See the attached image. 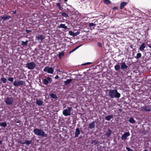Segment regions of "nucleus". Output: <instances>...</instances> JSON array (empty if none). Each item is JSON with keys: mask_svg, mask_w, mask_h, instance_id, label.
Wrapping results in <instances>:
<instances>
[{"mask_svg": "<svg viewBox=\"0 0 151 151\" xmlns=\"http://www.w3.org/2000/svg\"><path fill=\"white\" fill-rule=\"evenodd\" d=\"M109 96L112 98H119L121 96L120 94L116 89L109 90Z\"/></svg>", "mask_w": 151, "mask_h": 151, "instance_id": "nucleus-1", "label": "nucleus"}, {"mask_svg": "<svg viewBox=\"0 0 151 151\" xmlns=\"http://www.w3.org/2000/svg\"><path fill=\"white\" fill-rule=\"evenodd\" d=\"M33 132L34 134L37 135L41 136L42 137H47V134L45 133L44 131L41 129H35Z\"/></svg>", "mask_w": 151, "mask_h": 151, "instance_id": "nucleus-2", "label": "nucleus"}, {"mask_svg": "<svg viewBox=\"0 0 151 151\" xmlns=\"http://www.w3.org/2000/svg\"><path fill=\"white\" fill-rule=\"evenodd\" d=\"M72 108L70 107H68V109H64L63 112V114L65 116H70L71 114V112Z\"/></svg>", "mask_w": 151, "mask_h": 151, "instance_id": "nucleus-3", "label": "nucleus"}, {"mask_svg": "<svg viewBox=\"0 0 151 151\" xmlns=\"http://www.w3.org/2000/svg\"><path fill=\"white\" fill-rule=\"evenodd\" d=\"M14 101V98L13 97H7L5 100V102L6 105H11L12 104Z\"/></svg>", "mask_w": 151, "mask_h": 151, "instance_id": "nucleus-4", "label": "nucleus"}, {"mask_svg": "<svg viewBox=\"0 0 151 151\" xmlns=\"http://www.w3.org/2000/svg\"><path fill=\"white\" fill-rule=\"evenodd\" d=\"M26 67L30 70L34 69L36 66L35 63L34 62H31L26 64Z\"/></svg>", "mask_w": 151, "mask_h": 151, "instance_id": "nucleus-5", "label": "nucleus"}, {"mask_svg": "<svg viewBox=\"0 0 151 151\" xmlns=\"http://www.w3.org/2000/svg\"><path fill=\"white\" fill-rule=\"evenodd\" d=\"M25 84L24 82L22 80H20L18 81H15L13 83V85L17 87L20 86H22Z\"/></svg>", "mask_w": 151, "mask_h": 151, "instance_id": "nucleus-6", "label": "nucleus"}, {"mask_svg": "<svg viewBox=\"0 0 151 151\" xmlns=\"http://www.w3.org/2000/svg\"><path fill=\"white\" fill-rule=\"evenodd\" d=\"M43 71L45 72H47L48 73L52 74L54 72V69L52 67L47 66L45 67Z\"/></svg>", "mask_w": 151, "mask_h": 151, "instance_id": "nucleus-7", "label": "nucleus"}, {"mask_svg": "<svg viewBox=\"0 0 151 151\" xmlns=\"http://www.w3.org/2000/svg\"><path fill=\"white\" fill-rule=\"evenodd\" d=\"M52 81V79L50 77H48L47 79L45 78L43 79V83L45 85H47L49 83V82L51 83Z\"/></svg>", "mask_w": 151, "mask_h": 151, "instance_id": "nucleus-8", "label": "nucleus"}, {"mask_svg": "<svg viewBox=\"0 0 151 151\" xmlns=\"http://www.w3.org/2000/svg\"><path fill=\"white\" fill-rule=\"evenodd\" d=\"M141 110L142 111L149 112L151 111V108L149 106H145L142 107Z\"/></svg>", "mask_w": 151, "mask_h": 151, "instance_id": "nucleus-9", "label": "nucleus"}, {"mask_svg": "<svg viewBox=\"0 0 151 151\" xmlns=\"http://www.w3.org/2000/svg\"><path fill=\"white\" fill-rule=\"evenodd\" d=\"M45 38V36L43 35H40L36 37V39L38 41H40L41 42H42Z\"/></svg>", "mask_w": 151, "mask_h": 151, "instance_id": "nucleus-10", "label": "nucleus"}, {"mask_svg": "<svg viewBox=\"0 0 151 151\" xmlns=\"http://www.w3.org/2000/svg\"><path fill=\"white\" fill-rule=\"evenodd\" d=\"M130 135V134L129 132H125L122 136L121 138L122 140H125Z\"/></svg>", "mask_w": 151, "mask_h": 151, "instance_id": "nucleus-11", "label": "nucleus"}, {"mask_svg": "<svg viewBox=\"0 0 151 151\" xmlns=\"http://www.w3.org/2000/svg\"><path fill=\"white\" fill-rule=\"evenodd\" d=\"M128 66L124 62H123L121 64V68L122 70H124L127 68Z\"/></svg>", "mask_w": 151, "mask_h": 151, "instance_id": "nucleus-12", "label": "nucleus"}, {"mask_svg": "<svg viewBox=\"0 0 151 151\" xmlns=\"http://www.w3.org/2000/svg\"><path fill=\"white\" fill-rule=\"evenodd\" d=\"M96 122V121H93L89 125V128L93 129L95 127V123Z\"/></svg>", "mask_w": 151, "mask_h": 151, "instance_id": "nucleus-13", "label": "nucleus"}, {"mask_svg": "<svg viewBox=\"0 0 151 151\" xmlns=\"http://www.w3.org/2000/svg\"><path fill=\"white\" fill-rule=\"evenodd\" d=\"M12 17L10 16H7V15L4 14L3 17H1V19H2L4 21H5L7 19H9L11 18Z\"/></svg>", "mask_w": 151, "mask_h": 151, "instance_id": "nucleus-14", "label": "nucleus"}, {"mask_svg": "<svg viewBox=\"0 0 151 151\" xmlns=\"http://www.w3.org/2000/svg\"><path fill=\"white\" fill-rule=\"evenodd\" d=\"M80 131L79 128H76V131L75 132V137H77L80 134Z\"/></svg>", "mask_w": 151, "mask_h": 151, "instance_id": "nucleus-15", "label": "nucleus"}, {"mask_svg": "<svg viewBox=\"0 0 151 151\" xmlns=\"http://www.w3.org/2000/svg\"><path fill=\"white\" fill-rule=\"evenodd\" d=\"M146 45L145 43H143L139 47V50L141 51H142L145 48Z\"/></svg>", "mask_w": 151, "mask_h": 151, "instance_id": "nucleus-16", "label": "nucleus"}, {"mask_svg": "<svg viewBox=\"0 0 151 151\" xmlns=\"http://www.w3.org/2000/svg\"><path fill=\"white\" fill-rule=\"evenodd\" d=\"M127 4V3L125 2H122L120 6V9L122 10L124 8V7Z\"/></svg>", "mask_w": 151, "mask_h": 151, "instance_id": "nucleus-17", "label": "nucleus"}, {"mask_svg": "<svg viewBox=\"0 0 151 151\" xmlns=\"http://www.w3.org/2000/svg\"><path fill=\"white\" fill-rule=\"evenodd\" d=\"M32 141L31 140H26L25 142H21V143L22 144H25L27 145H29L32 142Z\"/></svg>", "mask_w": 151, "mask_h": 151, "instance_id": "nucleus-18", "label": "nucleus"}, {"mask_svg": "<svg viewBox=\"0 0 151 151\" xmlns=\"http://www.w3.org/2000/svg\"><path fill=\"white\" fill-rule=\"evenodd\" d=\"M113 114L108 115L105 117V119L107 121H110L111 119L113 118Z\"/></svg>", "mask_w": 151, "mask_h": 151, "instance_id": "nucleus-19", "label": "nucleus"}, {"mask_svg": "<svg viewBox=\"0 0 151 151\" xmlns=\"http://www.w3.org/2000/svg\"><path fill=\"white\" fill-rule=\"evenodd\" d=\"M58 27L59 28H62L65 29L67 28V26H65V24H61L59 26H58Z\"/></svg>", "mask_w": 151, "mask_h": 151, "instance_id": "nucleus-20", "label": "nucleus"}, {"mask_svg": "<svg viewBox=\"0 0 151 151\" xmlns=\"http://www.w3.org/2000/svg\"><path fill=\"white\" fill-rule=\"evenodd\" d=\"M72 81L73 79H67L66 81L64 82V83L65 85H67L70 84Z\"/></svg>", "mask_w": 151, "mask_h": 151, "instance_id": "nucleus-21", "label": "nucleus"}, {"mask_svg": "<svg viewBox=\"0 0 151 151\" xmlns=\"http://www.w3.org/2000/svg\"><path fill=\"white\" fill-rule=\"evenodd\" d=\"M112 132L111 129H109L106 132V135L107 137H109L111 134Z\"/></svg>", "mask_w": 151, "mask_h": 151, "instance_id": "nucleus-22", "label": "nucleus"}, {"mask_svg": "<svg viewBox=\"0 0 151 151\" xmlns=\"http://www.w3.org/2000/svg\"><path fill=\"white\" fill-rule=\"evenodd\" d=\"M43 101L41 100H37L36 101V103L38 105L40 106L42 105L43 104Z\"/></svg>", "mask_w": 151, "mask_h": 151, "instance_id": "nucleus-23", "label": "nucleus"}, {"mask_svg": "<svg viewBox=\"0 0 151 151\" xmlns=\"http://www.w3.org/2000/svg\"><path fill=\"white\" fill-rule=\"evenodd\" d=\"M69 34L71 36H75L77 35H79V33L76 34V33H74V32H72L71 31H69Z\"/></svg>", "mask_w": 151, "mask_h": 151, "instance_id": "nucleus-24", "label": "nucleus"}, {"mask_svg": "<svg viewBox=\"0 0 151 151\" xmlns=\"http://www.w3.org/2000/svg\"><path fill=\"white\" fill-rule=\"evenodd\" d=\"M115 70L116 71H119L120 68V67L119 64L116 65L114 66Z\"/></svg>", "mask_w": 151, "mask_h": 151, "instance_id": "nucleus-25", "label": "nucleus"}, {"mask_svg": "<svg viewBox=\"0 0 151 151\" xmlns=\"http://www.w3.org/2000/svg\"><path fill=\"white\" fill-rule=\"evenodd\" d=\"M64 53L63 52H60L58 54V57L60 59H61L62 58V57L64 56Z\"/></svg>", "mask_w": 151, "mask_h": 151, "instance_id": "nucleus-26", "label": "nucleus"}, {"mask_svg": "<svg viewBox=\"0 0 151 151\" xmlns=\"http://www.w3.org/2000/svg\"><path fill=\"white\" fill-rule=\"evenodd\" d=\"M56 6L57 7H58V9L60 10H62L63 8L61 6V4L60 3H58L57 4Z\"/></svg>", "mask_w": 151, "mask_h": 151, "instance_id": "nucleus-27", "label": "nucleus"}, {"mask_svg": "<svg viewBox=\"0 0 151 151\" xmlns=\"http://www.w3.org/2000/svg\"><path fill=\"white\" fill-rule=\"evenodd\" d=\"M50 96L51 98L54 99H55L58 98L56 95L54 93H51L50 94Z\"/></svg>", "mask_w": 151, "mask_h": 151, "instance_id": "nucleus-28", "label": "nucleus"}, {"mask_svg": "<svg viewBox=\"0 0 151 151\" xmlns=\"http://www.w3.org/2000/svg\"><path fill=\"white\" fill-rule=\"evenodd\" d=\"M7 126V124L6 122H1L0 123V126L5 127Z\"/></svg>", "mask_w": 151, "mask_h": 151, "instance_id": "nucleus-29", "label": "nucleus"}, {"mask_svg": "<svg viewBox=\"0 0 151 151\" xmlns=\"http://www.w3.org/2000/svg\"><path fill=\"white\" fill-rule=\"evenodd\" d=\"M104 3L108 5L111 3V2L109 0H104Z\"/></svg>", "mask_w": 151, "mask_h": 151, "instance_id": "nucleus-30", "label": "nucleus"}, {"mask_svg": "<svg viewBox=\"0 0 151 151\" xmlns=\"http://www.w3.org/2000/svg\"><path fill=\"white\" fill-rule=\"evenodd\" d=\"M82 45H79L77 46V47H76L75 48H74L70 52V53L72 52H73L74 51H75L76 50H77V49H78L79 47H80Z\"/></svg>", "mask_w": 151, "mask_h": 151, "instance_id": "nucleus-31", "label": "nucleus"}, {"mask_svg": "<svg viewBox=\"0 0 151 151\" xmlns=\"http://www.w3.org/2000/svg\"><path fill=\"white\" fill-rule=\"evenodd\" d=\"M129 121L130 123L132 124L134 123L135 122L133 117L130 118L129 120Z\"/></svg>", "mask_w": 151, "mask_h": 151, "instance_id": "nucleus-32", "label": "nucleus"}, {"mask_svg": "<svg viewBox=\"0 0 151 151\" xmlns=\"http://www.w3.org/2000/svg\"><path fill=\"white\" fill-rule=\"evenodd\" d=\"M1 81L3 83H5L7 82V79L5 77L2 78H1Z\"/></svg>", "mask_w": 151, "mask_h": 151, "instance_id": "nucleus-33", "label": "nucleus"}, {"mask_svg": "<svg viewBox=\"0 0 151 151\" xmlns=\"http://www.w3.org/2000/svg\"><path fill=\"white\" fill-rule=\"evenodd\" d=\"M64 17H68V14L66 13L65 12H63L61 14Z\"/></svg>", "mask_w": 151, "mask_h": 151, "instance_id": "nucleus-34", "label": "nucleus"}, {"mask_svg": "<svg viewBox=\"0 0 151 151\" xmlns=\"http://www.w3.org/2000/svg\"><path fill=\"white\" fill-rule=\"evenodd\" d=\"M141 56V54L140 53H138L137 54L136 56L135 57V58L136 59H139L140 58Z\"/></svg>", "mask_w": 151, "mask_h": 151, "instance_id": "nucleus-35", "label": "nucleus"}, {"mask_svg": "<svg viewBox=\"0 0 151 151\" xmlns=\"http://www.w3.org/2000/svg\"><path fill=\"white\" fill-rule=\"evenodd\" d=\"M22 45L24 46H26L27 45L28 43V41L27 40L25 42L22 41L21 42Z\"/></svg>", "mask_w": 151, "mask_h": 151, "instance_id": "nucleus-36", "label": "nucleus"}, {"mask_svg": "<svg viewBox=\"0 0 151 151\" xmlns=\"http://www.w3.org/2000/svg\"><path fill=\"white\" fill-rule=\"evenodd\" d=\"M96 24L92 23H89V26L90 27H92L96 26Z\"/></svg>", "mask_w": 151, "mask_h": 151, "instance_id": "nucleus-37", "label": "nucleus"}, {"mask_svg": "<svg viewBox=\"0 0 151 151\" xmlns=\"http://www.w3.org/2000/svg\"><path fill=\"white\" fill-rule=\"evenodd\" d=\"M8 81H10L11 82H12L13 81L14 79H13V78L11 77L9 78H8Z\"/></svg>", "mask_w": 151, "mask_h": 151, "instance_id": "nucleus-38", "label": "nucleus"}, {"mask_svg": "<svg viewBox=\"0 0 151 151\" xmlns=\"http://www.w3.org/2000/svg\"><path fill=\"white\" fill-rule=\"evenodd\" d=\"M11 12H12V14H16L17 13V10H15V11H11L10 12H9V13H11Z\"/></svg>", "mask_w": 151, "mask_h": 151, "instance_id": "nucleus-39", "label": "nucleus"}, {"mask_svg": "<svg viewBox=\"0 0 151 151\" xmlns=\"http://www.w3.org/2000/svg\"><path fill=\"white\" fill-rule=\"evenodd\" d=\"M97 45L99 47H102V44L100 42H98L97 43Z\"/></svg>", "mask_w": 151, "mask_h": 151, "instance_id": "nucleus-40", "label": "nucleus"}, {"mask_svg": "<svg viewBox=\"0 0 151 151\" xmlns=\"http://www.w3.org/2000/svg\"><path fill=\"white\" fill-rule=\"evenodd\" d=\"M126 149L127 151H133V150L131 149L130 147H127Z\"/></svg>", "mask_w": 151, "mask_h": 151, "instance_id": "nucleus-41", "label": "nucleus"}, {"mask_svg": "<svg viewBox=\"0 0 151 151\" xmlns=\"http://www.w3.org/2000/svg\"><path fill=\"white\" fill-rule=\"evenodd\" d=\"M26 32L27 33H29L31 32H32V31L31 30H28V29H26Z\"/></svg>", "mask_w": 151, "mask_h": 151, "instance_id": "nucleus-42", "label": "nucleus"}, {"mask_svg": "<svg viewBox=\"0 0 151 151\" xmlns=\"http://www.w3.org/2000/svg\"><path fill=\"white\" fill-rule=\"evenodd\" d=\"M91 63H85L83 64H82V65H89V64H91Z\"/></svg>", "mask_w": 151, "mask_h": 151, "instance_id": "nucleus-43", "label": "nucleus"}, {"mask_svg": "<svg viewBox=\"0 0 151 151\" xmlns=\"http://www.w3.org/2000/svg\"><path fill=\"white\" fill-rule=\"evenodd\" d=\"M55 78L56 79H58L59 78V77L58 76V75H57L55 77Z\"/></svg>", "mask_w": 151, "mask_h": 151, "instance_id": "nucleus-44", "label": "nucleus"}, {"mask_svg": "<svg viewBox=\"0 0 151 151\" xmlns=\"http://www.w3.org/2000/svg\"><path fill=\"white\" fill-rule=\"evenodd\" d=\"M113 10H116V9H118V7H114L113 8Z\"/></svg>", "mask_w": 151, "mask_h": 151, "instance_id": "nucleus-45", "label": "nucleus"}, {"mask_svg": "<svg viewBox=\"0 0 151 151\" xmlns=\"http://www.w3.org/2000/svg\"><path fill=\"white\" fill-rule=\"evenodd\" d=\"M94 142H95V144H98L99 143V142L97 141H96V140H94Z\"/></svg>", "mask_w": 151, "mask_h": 151, "instance_id": "nucleus-46", "label": "nucleus"}, {"mask_svg": "<svg viewBox=\"0 0 151 151\" xmlns=\"http://www.w3.org/2000/svg\"><path fill=\"white\" fill-rule=\"evenodd\" d=\"M20 122V121L19 120L18 121H17L16 122V123H19Z\"/></svg>", "mask_w": 151, "mask_h": 151, "instance_id": "nucleus-47", "label": "nucleus"}, {"mask_svg": "<svg viewBox=\"0 0 151 151\" xmlns=\"http://www.w3.org/2000/svg\"><path fill=\"white\" fill-rule=\"evenodd\" d=\"M2 141L1 140H0V145L2 143Z\"/></svg>", "mask_w": 151, "mask_h": 151, "instance_id": "nucleus-48", "label": "nucleus"}, {"mask_svg": "<svg viewBox=\"0 0 151 151\" xmlns=\"http://www.w3.org/2000/svg\"><path fill=\"white\" fill-rule=\"evenodd\" d=\"M148 46L150 48H151V45H148Z\"/></svg>", "mask_w": 151, "mask_h": 151, "instance_id": "nucleus-49", "label": "nucleus"}, {"mask_svg": "<svg viewBox=\"0 0 151 151\" xmlns=\"http://www.w3.org/2000/svg\"><path fill=\"white\" fill-rule=\"evenodd\" d=\"M58 72H61V71H60V70H58Z\"/></svg>", "mask_w": 151, "mask_h": 151, "instance_id": "nucleus-50", "label": "nucleus"}, {"mask_svg": "<svg viewBox=\"0 0 151 151\" xmlns=\"http://www.w3.org/2000/svg\"><path fill=\"white\" fill-rule=\"evenodd\" d=\"M76 34H77L78 33H79H79L78 32H76Z\"/></svg>", "mask_w": 151, "mask_h": 151, "instance_id": "nucleus-51", "label": "nucleus"}, {"mask_svg": "<svg viewBox=\"0 0 151 151\" xmlns=\"http://www.w3.org/2000/svg\"><path fill=\"white\" fill-rule=\"evenodd\" d=\"M67 1V0H64V1L65 2H66Z\"/></svg>", "mask_w": 151, "mask_h": 151, "instance_id": "nucleus-52", "label": "nucleus"}, {"mask_svg": "<svg viewBox=\"0 0 151 151\" xmlns=\"http://www.w3.org/2000/svg\"><path fill=\"white\" fill-rule=\"evenodd\" d=\"M150 91H151V89H150Z\"/></svg>", "mask_w": 151, "mask_h": 151, "instance_id": "nucleus-53", "label": "nucleus"}]
</instances>
